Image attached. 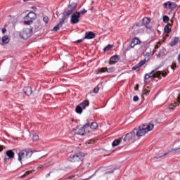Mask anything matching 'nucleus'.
I'll return each instance as SVG.
<instances>
[{"label":"nucleus","instance_id":"obj_11","mask_svg":"<svg viewBox=\"0 0 180 180\" xmlns=\"http://www.w3.org/2000/svg\"><path fill=\"white\" fill-rule=\"evenodd\" d=\"M6 155L8 157V160H11V158H15V153L13 150H9L6 152Z\"/></svg>","mask_w":180,"mask_h":180},{"label":"nucleus","instance_id":"obj_14","mask_svg":"<svg viewBox=\"0 0 180 180\" xmlns=\"http://www.w3.org/2000/svg\"><path fill=\"white\" fill-rule=\"evenodd\" d=\"M79 105L84 110L85 108H86V106H89V101L86 100L84 102L81 103Z\"/></svg>","mask_w":180,"mask_h":180},{"label":"nucleus","instance_id":"obj_26","mask_svg":"<svg viewBox=\"0 0 180 180\" xmlns=\"http://www.w3.org/2000/svg\"><path fill=\"white\" fill-rule=\"evenodd\" d=\"M136 45L134 44V42L131 41V44L128 46L127 50H130V49H134V46Z\"/></svg>","mask_w":180,"mask_h":180},{"label":"nucleus","instance_id":"obj_5","mask_svg":"<svg viewBox=\"0 0 180 180\" xmlns=\"http://www.w3.org/2000/svg\"><path fill=\"white\" fill-rule=\"evenodd\" d=\"M37 15L34 13V12H30L25 17V25H32L33 23V21Z\"/></svg>","mask_w":180,"mask_h":180},{"label":"nucleus","instance_id":"obj_32","mask_svg":"<svg viewBox=\"0 0 180 180\" xmlns=\"http://www.w3.org/2000/svg\"><path fill=\"white\" fill-rule=\"evenodd\" d=\"M146 64V62L144 60H141L140 63H138V65H139V67H143V65H144Z\"/></svg>","mask_w":180,"mask_h":180},{"label":"nucleus","instance_id":"obj_7","mask_svg":"<svg viewBox=\"0 0 180 180\" xmlns=\"http://www.w3.org/2000/svg\"><path fill=\"white\" fill-rule=\"evenodd\" d=\"M79 13L78 11H76L75 13H72L70 17V23L72 25H77V23H79Z\"/></svg>","mask_w":180,"mask_h":180},{"label":"nucleus","instance_id":"obj_13","mask_svg":"<svg viewBox=\"0 0 180 180\" xmlns=\"http://www.w3.org/2000/svg\"><path fill=\"white\" fill-rule=\"evenodd\" d=\"M110 63L112 64H116V63L119 62V56H113L110 58Z\"/></svg>","mask_w":180,"mask_h":180},{"label":"nucleus","instance_id":"obj_33","mask_svg":"<svg viewBox=\"0 0 180 180\" xmlns=\"http://www.w3.org/2000/svg\"><path fill=\"white\" fill-rule=\"evenodd\" d=\"M165 33H169V32H170L169 27L165 26Z\"/></svg>","mask_w":180,"mask_h":180},{"label":"nucleus","instance_id":"obj_43","mask_svg":"<svg viewBox=\"0 0 180 180\" xmlns=\"http://www.w3.org/2000/svg\"><path fill=\"white\" fill-rule=\"evenodd\" d=\"M172 151H180V147L177 148L172 149Z\"/></svg>","mask_w":180,"mask_h":180},{"label":"nucleus","instance_id":"obj_22","mask_svg":"<svg viewBox=\"0 0 180 180\" xmlns=\"http://www.w3.org/2000/svg\"><path fill=\"white\" fill-rule=\"evenodd\" d=\"M89 127H91V129H93V130H95L98 129V123L92 122L91 125H89Z\"/></svg>","mask_w":180,"mask_h":180},{"label":"nucleus","instance_id":"obj_49","mask_svg":"<svg viewBox=\"0 0 180 180\" xmlns=\"http://www.w3.org/2000/svg\"><path fill=\"white\" fill-rule=\"evenodd\" d=\"M136 26H139V24H136Z\"/></svg>","mask_w":180,"mask_h":180},{"label":"nucleus","instance_id":"obj_44","mask_svg":"<svg viewBox=\"0 0 180 180\" xmlns=\"http://www.w3.org/2000/svg\"><path fill=\"white\" fill-rule=\"evenodd\" d=\"M113 172H115V169H113L112 170H111L110 172H107L106 174H113Z\"/></svg>","mask_w":180,"mask_h":180},{"label":"nucleus","instance_id":"obj_3","mask_svg":"<svg viewBox=\"0 0 180 180\" xmlns=\"http://www.w3.org/2000/svg\"><path fill=\"white\" fill-rule=\"evenodd\" d=\"M137 140V134L134 129L132 131L127 134L123 139L124 145L129 144V143H134Z\"/></svg>","mask_w":180,"mask_h":180},{"label":"nucleus","instance_id":"obj_15","mask_svg":"<svg viewBox=\"0 0 180 180\" xmlns=\"http://www.w3.org/2000/svg\"><path fill=\"white\" fill-rule=\"evenodd\" d=\"M2 44H8L9 43V37L8 36H4L1 39Z\"/></svg>","mask_w":180,"mask_h":180},{"label":"nucleus","instance_id":"obj_4","mask_svg":"<svg viewBox=\"0 0 180 180\" xmlns=\"http://www.w3.org/2000/svg\"><path fill=\"white\" fill-rule=\"evenodd\" d=\"M85 157V155L82 153H78L75 154L72 156H70L68 160L70 161V162H81V161L84 160V158Z\"/></svg>","mask_w":180,"mask_h":180},{"label":"nucleus","instance_id":"obj_18","mask_svg":"<svg viewBox=\"0 0 180 180\" xmlns=\"http://www.w3.org/2000/svg\"><path fill=\"white\" fill-rule=\"evenodd\" d=\"M115 70L116 69L115 68V67L106 68V72H108V74H111V72H115Z\"/></svg>","mask_w":180,"mask_h":180},{"label":"nucleus","instance_id":"obj_19","mask_svg":"<svg viewBox=\"0 0 180 180\" xmlns=\"http://www.w3.org/2000/svg\"><path fill=\"white\" fill-rule=\"evenodd\" d=\"M131 41L135 46H137V44H140L141 43V41H140L139 38H134L132 39Z\"/></svg>","mask_w":180,"mask_h":180},{"label":"nucleus","instance_id":"obj_25","mask_svg":"<svg viewBox=\"0 0 180 180\" xmlns=\"http://www.w3.org/2000/svg\"><path fill=\"white\" fill-rule=\"evenodd\" d=\"M163 22L165 23H168V22H169V18L167 15L163 16Z\"/></svg>","mask_w":180,"mask_h":180},{"label":"nucleus","instance_id":"obj_37","mask_svg":"<svg viewBox=\"0 0 180 180\" xmlns=\"http://www.w3.org/2000/svg\"><path fill=\"white\" fill-rule=\"evenodd\" d=\"M94 94H98L99 92V87H96L94 89Z\"/></svg>","mask_w":180,"mask_h":180},{"label":"nucleus","instance_id":"obj_41","mask_svg":"<svg viewBox=\"0 0 180 180\" xmlns=\"http://www.w3.org/2000/svg\"><path fill=\"white\" fill-rule=\"evenodd\" d=\"M72 14V11H69L66 13V16H70V15Z\"/></svg>","mask_w":180,"mask_h":180},{"label":"nucleus","instance_id":"obj_6","mask_svg":"<svg viewBox=\"0 0 180 180\" xmlns=\"http://www.w3.org/2000/svg\"><path fill=\"white\" fill-rule=\"evenodd\" d=\"M150 78H161L162 77H167V72L162 71H155V70H152L148 74Z\"/></svg>","mask_w":180,"mask_h":180},{"label":"nucleus","instance_id":"obj_28","mask_svg":"<svg viewBox=\"0 0 180 180\" xmlns=\"http://www.w3.org/2000/svg\"><path fill=\"white\" fill-rule=\"evenodd\" d=\"M79 13V16H81V15H85V13H86L87 11L84 9L81 11H77Z\"/></svg>","mask_w":180,"mask_h":180},{"label":"nucleus","instance_id":"obj_12","mask_svg":"<svg viewBox=\"0 0 180 180\" xmlns=\"http://www.w3.org/2000/svg\"><path fill=\"white\" fill-rule=\"evenodd\" d=\"M121 143H124L123 138H120V140L115 139L112 143V147H117V146H119V144H121Z\"/></svg>","mask_w":180,"mask_h":180},{"label":"nucleus","instance_id":"obj_39","mask_svg":"<svg viewBox=\"0 0 180 180\" xmlns=\"http://www.w3.org/2000/svg\"><path fill=\"white\" fill-rule=\"evenodd\" d=\"M169 3H170V1H168V2H167V3H165L164 4V6H165V8H169Z\"/></svg>","mask_w":180,"mask_h":180},{"label":"nucleus","instance_id":"obj_30","mask_svg":"<svg viewBox=\"0 0 180 180\" xmlns=\"http://www.w3.org/2000/svg\"><path fill=\"white\" fill-rule=\"evenodd\" d=\"M139 68H141L140 67V65L139 64H137L136 65H135L132 68V70H133V71H136V70H139Z\"/></svg>","mask_w":180,"mask_h":180},{"label":"nucleus","instance_id":"obj_35","mask_svg":"<svg viewBox=\"0 0 180 180\" xmlns=\"http://www.w3.org/2000/svg\"><path fill=\"white\" fill-rule=\"evenodd\" d=\"M29 174H30V172H27L25 174H22L20 178L23 179V178H26L27 175H29Z\"/></svg>","mask_w":180,"mask_h":180},{"label":"nucleus","instance_id":"obj_1","mask_svg":"<svg viewBox=\"0 0 180 180\" xmlns=\"http://www.w3.org/2000/svg\"><path fill=\"white\" fill-rule=\"evenodd\" d=\"M154 129V124H142L139 127L138 129H134L137 137H143V136H146V133L148 131H151Z\"/></svg>","mask_w":180,"mask_h":180},{"label":"nucleus","instance_id":"obj_42","mask_svg":"<svg viewBox=\"0 0 180 180\" xmlns=\"http://www.w3.org/2000/svg\"><path fill=\"white\" fill-rule=\"evenodd\" d=\"M150 75H148V74H146L145 75V79H150Z\"/></svg>","mask_w":180,"mask_h":180},{"label":"nucleus","instance_id":"obj_38","mask_svg":"<svg viewBox=\"0 0 180 180\" xmlns=\"http://www.w3.org/2000/svg\"><path fill=\"white\" fill-rule=\"evenodd\" d=\"M148 94H150V91H148V90H144V91H143V95L147 96V95H148Z\"/></svg>","mask_w":180,"mask_h":180},{"label":"nucleus","instance_id":"obj_40","mask_svg":"<svg viewBox=\"0 0 180 180\" xmlns=\"http://www.w3.org/2000/svg\"><path fill=\"white\" fill-rule=\"evenodd\" d=\"M171 68L172 70H175V68H176V65L175 63L172 64Z\"/></svg>","mask_w":180,"mask_h":180},{"label":"nucleus","instance_id":"obj_46","mask_svg":"<svg viewBox=\"0 0 180 180\" xmlns=\"http://www.w3.org/2000/svg\"><path fill=\"white\" fill-rule=\"evenodd\" d=\"M82 41H84L83 39H79L77 41H76V43H82Z\"/></svg>","mask_w":180,"mask_h":180},{"label":"nucleus","instance_id":"obj_48","mask_svg":"<svg viewBox=\"0 0 180 180\" xmlns=\"http://www.w3.org/2000/svg\"><path fill=\"white\" fill-rule=\"evenodd\" d=\"M47 176H50V173H49L47 175H46V178Z\"/></svg>","mask_w":180,"mask_h":180},{"label":"nucleus","instance_id":"obj_36","mask_svg":"<svg viewBox=\"0 0 180 180\" xmlns=\"http://www.w3.org/2000/svg\"><path fill=\"white\" fill-rule=\"evenodd\" d=\"M134 102H138L139 101V96H134L133 98Z\"/></svg>","mask_w":180,"mask_h":180},{"label":"nucleus","instance_id":"obj_10","mask_svg":"<svg viewBox=\"0 0 180 180\" xmlns=\"http://www.w3.org/2000/svg\"><path fill=\"white\" fill-rule=\"evenodd\" d=\"M23 92L27 95V96H30L32 94H33V91H32V87H25L23 89Z\"/></svg>","mask_w":180,"mask_h":180},{"label":"nucleus","instance_id":"obj_45","mask_svg":"<svg viewBox=\"0 0 180 180\" xmlns=\"http://www.w3.org/2000/svg\"><path fill=\"white\" fill-rule=\"evenodd\" d=\"M6 32V28H2V33L5 34Z\"/></svg>","mask_w":180,"mask_h":180},{"label":"nucleus","instance_id":"obj_8","mask_svg":"<svg viewBox=\"0 0 180 180\" xmlns=\"http://www.w3.org/2000/svg\"><path fill=\"white\" fill-rule=\"evenodd\" d=\"M89 127V123H86L84 127L79 129L78 131L76 132V134L79 136H85V128Z\"/></svg>","mask_w":180,"mask_h":180},{"label":"nucleus","instance_id":"obj_2","mask_svg":"<svg viewBox=\"0 0 180 180\" xmlns=\"http://www.w3.org/2000/svg\"><path fill=\"white\" fill-rule=\"evenodd\" d=\"M33 150L30 148H26L24 150H20L17 155H18V161L22 164V161H26V160H29L33 155Z\"/></svg>","mask_w":180,"mask_h":180},{"label":"nucleus","instance_id":"obj_16","mask_svg":"<svg viewBox=\"0 0 180 180\" xmlns=\"http://www.w3.org/2000/svg\"><path fill=\"white\" fill-rule=\"evenodd\" d=\"M150 22H151V20L147 17H145L142 20V25H144L146 26V25H148Z\"/></svg>","mask_w":180,"mask_h":180},{"label":"nucleus","instance_id":"obj_50","mask_svg":"<svg viewBox=\"0 0 180 180\" xmlns=\"http://www.w3.org/2000/svg\"><path fill=\"white\" fill-rule=\"evenodd\" d=\"M132 28H133V29H134V27H132Z\"/></svg>","mask_w":180,"mask_h":180},{"label":"nucleus","instance_id":"obj_9","mask_svg":"<svg viewBox=\"0 0 180 180\" xmlns=\"http://www.w3.org/2000/svg\"><path fill=\"white\" fill-rule=\"evenodd\" d=\"M84 39H87L88 40H91L92 39H95V33L92 32H86L85 33Z\"/></svg>","mask_w":180,"mask_h":180},{"label":"nucleus","instance_id":"obj_31","mask_svg":"<svg viewBox=\"0 0 180 180\" xmlns=\"http://www.w3.org/2000/svg\"><path fill=\"white\" fill-rule=\"evenodd\" d=\"M99 72H106V68H101L98 69Z\"/></svg>","mask_w":180,"mask_h":180},{"label":"nucleus","instance_id":"obj_20","mask_svg":"<svg viewBox=\"0 0 180 180\" xmlns=\"http://www.w3.org/2000/svg\"><path fill=\"white\" fill-rule=\"evenodd\" d=\"M168 9H175L176 8V4L175 3H172L170 1V3H169V7H167Z\"/></svg>","mask_w":180,"mask_h":180},{"label":"nucleus","instance_id":"obj_27","mask_svg":"<svg viewBox=\"0 0 180 180\" xmlns=\"http://www.w3.org/2000/svg\"><path fill=\"white\" fill-rule=\"evenodd\" d=\"M43 21L44 22V23H46V25H47V23H49V17L44 16L43 17Z\"/></svg>","mask_w":180,"mask_h":180},{"label":"nucleus","instance_id":"obj_21","mask_svg":"<svg viewBox=\"0 0 180 180\" xmlns=\"http://www.w3.org/2000/svg\"><path fill=\"white\" fill-rule=\"evenodd\" d=\"M82 110H84L79 105L75 108L76 113H79L81 115L82 113Z\"/></svg>","mask_w":180,"mask_h":180},{"label":"nucleus","instance_id":"obj_17","mask_svg":"<svg viewBox=\"0 0 180 180\" xmlns=\"http://www.w3.org/2000/svg\"><path fill=\"white\" fill-rule=\"evenodd\" d=\"M63 23H64V20L60 21L59 24L53 27L54 32H58L60 30V26H63Z\"/></svg>","mask_w":180,"mask_h":180},{"label":"nucleus","instance_id":"obj_34","mask_svg":"<svg viewBox=\"0 0 180 180\" xmlns=\"http://www.w3.org/2000/svg\"><path fill=\"white\" fill-rule=\"evenodd\" d=\"M167 154L168 153H164L162 155L155 157V158H156V160H158V158H162V157H165V155H167Z\"/></svg>","mask_w":180,"mask_h":180},{"label":"nucleus","instance_id":"obj_23","mask_svg":"<svg viewBox=\"0 0 180 180\" xmlns=\"http://www.w3.org/2000/svg\"><path fill=\"white\" fill-rule=\"evenodd\" d=\"M178 43V39H174L172 41H171V43H170V46H172V47H174V46H176V44Z\"/></svg>","mask_w":180,"mask_h":180},{"label":"nucleus","instance_id":"obj_47","mask_svg":"<svg viewBox=\"0 0 180 180\" xmlns=\"http://www.w3.org/2000/svg\"><path fill=\"white\" fill-rule=\"evenodd\" d=\"M4 150V148H2V146H0V153L1 151H2Z\"/></svg>","mask_w":180,"mask_h":180},{"label":"nucleus","instance_id":"obj_24","mask_svg":"<svg viewBox=\"0 0 180 180\" xmlns=\"http://www.w3.org/2000/svg\"><path fill=\"white\" fill-rule=\"evenodd\" d=\"M112 47H113V46H112V45H110V44H108V46H106L104 48L103 51H109L112 49Z\"/></svg>","mask_w":180,"mask_h":180},{"label":"nucleus","instance_id":"obj_29","mask_svg":"<svg viewBox=\"0 0 180 180\" xmlns=\"http://www.w3.org/2000/svg\"><path fill=\"white\" fill-rule=\"evenodd\" d=\"M39 139V135H34L32 137L33 141H38Z\"/></svg>","mask_w":180,"mask_h":180}]
</instances>
